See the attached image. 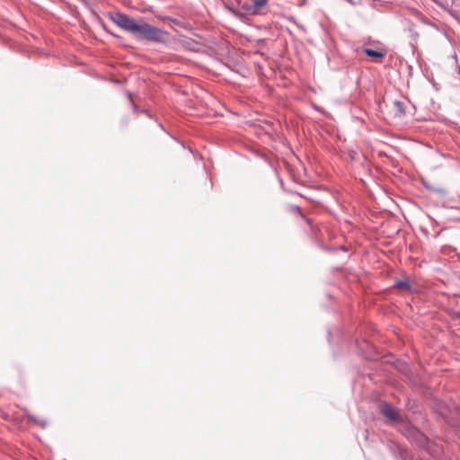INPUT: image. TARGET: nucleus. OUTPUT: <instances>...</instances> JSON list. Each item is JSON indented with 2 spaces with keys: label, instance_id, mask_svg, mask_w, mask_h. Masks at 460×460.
<instances>
[{
  "label": "nucleus",
  "instance_id": "6e6552de",
  "mask_svg": "<svg viewBox=\"0 0 460 460\" xmlns=\"http://www.w3.org/2000/svg\"><path fill=\"white\" fill-rule=\"evenodd\" d=\"M363 52L367 57L378 58H382L385 55V53L384 51L375 50V49H363Z\"/></svg>",
  "mask_w": 460,
  "mask_h": 460
},
{
  "label": "nucleus",
  "instance_id": "f257e3e1",
  "mask_svg": "<svg viewBox=\"0 0 460 460\" xmlns=\"http://www.w3.org/2000/svg\"><path fill=\"white\" fill-rule=\"evenodd\" d=\"M138 40H147L155 43H166L169 38V32L152 26L147 22L139 25L135 37Z\"/></svg>",
  "mask_w": 460,
  "mask_h": 460
},
{
  "label": "nucleus",
  "instance_id": "f03ea898",
  "mask_svg": "<svg viewBox=\"0 0 460 460\" xmlns=\"http://www.w3.org/2000/svg\"><path fill=\"white\" fill-rule=\"evenodd\" d=\"M110 17L116 25L136 37L140 24L135 20L123 13H114Z\"/></svg>",
  "mask_w": 460,
  "mask_h": 460
},
{
  "label": "nucleus",
  "instance_id": "423d86ee",
  "mask_svg": "<svg viewBox=\"0 0 460 460\" xmlns=\"http://www.w3.org/2000/svg\"><path fill=\"white\" fill-rule=\"evenodd\" d=\"M269 0H252V7L256 10V14L261 13V9L268 4Z\"/></svg>",
  "mask_w": 460,
  "mask_h": 460
},
{
  "label": "nucleus",
  "instance_id": "0eeeda50",
  "mask_svg": "<svg viewBox=\"0 0 460 460\" xmlns=\"http://www.w3.org/2000/svg\"><path fill=\"white\" fill-rule=\"evenodd\" d=\"M392 288H411V280L408 277H405L402 279H397L394 284L392 286Z\"/></svg>",
  "mask_w": 460,
  "mask_h": 460
},
{
  "label": "nucleus",
  "instance_id": "39448f33",
  "mask_svg": "<svg viewBox=\"0 0 460 460\" xmlns=\"http://www.w3.org/2000/svg\"><path fill=\"white\" fill-rule=\"evenodd\" d=\"M393 111L394 117L402 118L405 116V107L404 103L401 101H394L393 102Z\"/></svg>",
  "mask_w": 460,
  "mask_h": 460
},
{
  "label": "nucleus",
  "instance_id": "9d476101",
  "mask_svg": "<svg viewBox=\"0 0 460 460\" xmlns=\"http://www.w3.org/2000/svg\"><path fill=\"white\" fill-rule=\"evenodd\" d=\"M432 190L441 196H445L447 194V190L443 188H433Z\"/></svg>",
  "mask_w": 460,
  "mask_h": 460
},
{
  "label": "nucleus",
  "instance_id": "1a4fd4ad",
  "mask_svg": "<svg viewBox=\"0 0 460 460\" xmlns=\"http://www.w3.org/2000/svg\"><path fill=\"white\" fill-rule=\"evenodd\" d=\"M29 420L35 422L36 424L41 426V427H45L47 425V421L46 420H38L35 416L33 415H29Z\"/></svg>",
  "mask_w": 460,
  "mask_h": 460
},
{
  "label": "nucleus",
  "instance_id": "20e7f679",
  "mask_svg": "<svg viewBox=\"0 0 460 460\" xmlns=\"http://www.w3.org/2000/svg\"><path fill=\"white\" fill-rule=\"evenodd\" d=\"M382 414L390 420L397 421L400 420L398 411L389 403H385L381 406Z\"/></svg>",
  "mask_w": 460,
  "mask_h": 460
},
{
  "label": "nucleus",
  "instance_id": "7ed1b4c3",
  "mask_svg": "<svg viewBox=\"0 0 460 460\" xmlns=\"http://www.w3.org/2000/svg\"><path fill=\"white\" fill-rule=\"evenodd\" d=\"M225 8L230 14L242 22H245L248 15H256V10L254 11L252 3L241 4L237 2V6H234V4H226Z\"/></svg>",
  "mask_w": 460,
  "mask_h": 460
}]
</instances>
